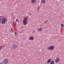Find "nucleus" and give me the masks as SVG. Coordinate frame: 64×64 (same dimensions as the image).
<instances>
[{
	"label": "nucleus",
	"instance_id": "f257e3e1",
	"mask_svg": "<svg viewBox=\"0 0 64 64\" xmlns=\"http://www.w3.org/2000/svg\"><path fill=\"white\" fill-rule=\"evenodd\" d=\"M28 17L26 16L23 19V23L24 25H26L27 24V21L28 20Z\"/></svg>",
	"mask_w": 64,
	"mask_h": 64
},
{
	"label": "nucleus",
	"instance_id": "f03ea898",
	"mask_svg": "<svg viewBox=\"0 0 64 64\" xmlns=\"http://www.w3.org/2000/svg\"><path fill=\"white\" fill-rule=\"evenodd\" d=\"M8 62H9V61L8 59L7 58H5L2 61V64H8Z\"/></svg>",
	"mask_w": 64,
	"mask_h": 64
},
{
	"label": "nucleus",
	"instance_id": "7ed1b4c3",
	"mask_svg": "<svg viewBox=\"0 0 64 64\" xmlns=\"http://www.w3.org/2000/svg\"><path fill=\"white\" fill-rule=\"evenodd\" d=\"M7 21V18H3L2 20V23L3 24H5V22H6Z\"/></svg>",
	"mask_w": 64,
	"mask_h": 64
},
{
	"label": "nucleus",
	"instance_id": "20e7f679",
	"mask_svg": "<svg viewBox=\"0 0 64 64\" xmlns=\"http://www.w3.org/2000/svg\"><path fill=\"white\" fill-rule=\"evenodd\" d=\"M48 50H49L51 49V50H53L54 49V47L53 46H52L49 48V47H48Z\"/></svg>",
	"mask_w": 64,
	"mask_h": 64
},
{
	"label": "nucleus",
	"instance_id": "39448f33",
	"mask_svg": "<svg viewBox=\"0 0 64 64\" xmlns=\"http://www.w3.org/2000/svg\"><path fill=\"white\" fill-rule=\"evenodd\" d=\"M17 46H16V44H14L12 45V48L13 49H14L17 48Z\"/></svg>",
	"mask_w": 64,
	"mask_h": 64
},
{
	"label": "nucleus",
	"instance_id": "423d86ee",
	"mask_svg": "<svg viewBox=\"0 0 64 64\" xmlns=\"http://www.w3.org/2000/svg\"><path fill=\"white\" fill-rule=\"evenodd\" d=\"M38 32L42 31V28H39L38 29Z\"/></svg>",
	"mask_w": 64,
	"mask_h": 64
},
{
	"label": "nucleus",
	"instance_id": "0eeeda50",
	"mask_svg": "<svg viewBox=\"0 0 64 64\" xmlns=\"http://www.w3.org/2000/svg\"><path fill=\"white\" fill-rule=\"evenodd\" d=\"M36 2V0H32V4H34V3H35Z\"/></svg>",
	"mask_w": 64,
	"mask_h": 64
},
{
	"label": "nucleus",
	"instance_id": "6e6552de",
	"mask_svg": "<svg viewBox=\"0 0 64 64\" xmlns=\"http://www.w3.org/2000/svg\"><path fill=\"white\" fill-rule=\"evenodd\" d=\"M51 61V60H50V59H49L48 60H47L48 62H47V64H48V63H50Z\"/></svg>",
	"mask_w": 64,
	"mask_h": 64
},
{
	"label": "nucleus",
	"instance_id": "1a4fd4ad",
	"mask_svg": "<svg viewBox=\"0 0 64 64\" xmlns=\"http://www.w3.org/2000/svg\"><path fill=\"white\" fill-rule=\"evenodd\" d=\"M60 60V59L59 58H56V60H55V62L56 63H57V62H59Z\"/></svg>",
	"mask_w": 64,
	"mask_h": 64
},
{
	"label": "nucleus",
	"instance_id": "9d476101",
	"mask_svg": "<svg viewBox=\"0 0 64 64\" xmlns=\"http://www.w3.org/2000/svg\"><path fill=\"white\" fill-rule=\"evenodd\" d=\"M30 39L31 40H33V36H31L30 37Z\"/></svg>",
	"mask_w": 64,
	"mask_h": 64
},
{
	"label": "nucleus",
	"instance_id": "9b49d317",
	"mask_svg": "<svg viewBox=\"0 0 64 64\" xmlns=\"http://www.w3.org/2000/svg\"><path fill=\"white\" fill-rule=\"evenodd\" d=\"M45 3V0H42V3H43V4H44Z\"/></svg>",
	"mask_w": 64,
	"mask_h": 64
},
{
	"label": "nucleus",
	"instance_id": "f8f14e48",
	"mask_svg": "<svg viewBox=\"0 0 64 64\" xmlns=\"http://www.w3.org/2000/svg\"><path fill=\"white\" fill-rule=\"evenodd\" d=\"M60 26L61 27H64V24H61Z\"/></svg>",
	"mask_w": 64,
	"mask_h": 64
},
{
	"label": "nucleus",
	"instance_id": "ddd939ff",
	"mask_svg": "<svg viewBox=\"0 0 64 64\" xmlns=\"http://www.w3.org/2000/svg\"><path fill=\"white\" fill-rule=\"evenodd\" d=\"M54 62L53 61H52L50 62V64H54Z\"/></svg>",
	"mask_w": 64,
	"mask_h": 64
},
{
	"label": "nucleus",
	"instance_id": "4468645a",
	"mask_svg": "<svg viewBox=\"0 0 64 64\" xmlns=\"http://www.w3.org/2000/svg\"><path fill=\"white\" fill-rule=\"evenodd\" d=\"M11 30L12 33H13V29H12V28H11Z\"/></svg>",
	"mask_w": 64,
	"mask_h": 64
},
{
	"label": "nucleus",
	"instance_id": "2eb2a0df",
	"mask_svg": "<svg viewBox=\"0 0 64 64\" xmlns=\"http://www.w3.org/2000/svg\"><path fill=\"white\" fill-rule=\"evenodd\" d=\"M48 21V20H46L45 22H44V23H47V22Z\"/></svg>",
	"mask_w": 64,
	"mask_h": 64
},
{
	"label": "nucleus",
	"instance_id": "dca6fc26",
	"mask_svg": "<svg viewBox=\"0 0 64 64\" xmlns=\"http://www.w3.org/2000/svg\"><path fill=\"white\" fill-rule=\"evenodd\" d=\"M2 46H0V51H1V48H2Z\"/></svg>",
	"mask_w": 64,
	"mask_h": 64
},
{
	"label": "nucleus",
	"instance_id": "f3484780",
	"mask_svg": "<svg viewBox=\"0 0 64 64\" xmlns=\"http://www.w3.org/2000/svg\"><path fill=\"white\" fill-rule=\"evenodd\" d=\"M38 10H39L40 9V6H39L38 7Z\"/></svg>",
	"mask_w": 64,
	"mask_h": 64
},
{
	"label": "nucleus",
	"instance_id": "a211bd4d",
	"mask_svg": "<svg viewBox=\"0 0 64 64\" xmlns=\"http://www.w3.org/2000/svg\"><path fill=\"white\" fill-rule=\"evenodd\" d=\"M16 22H18V19H16Z\"/></svg>",
	"mask_w": 64,
	"mask_h": 64
},
{
	"label": "nucleus",
	"instance_id": "6ab92c4d",
	"mask_svg": "<svg viewBox=\"0 0 64 64\" xmlns=\"http://www.w3.org/2000/svg\"><path fill=\"white\" fill-rule=\"evenodd\" d=\"M14 25H16V22H15L14 23Z\"/></svg>",
	"mask_w": 64,
	"mask_h": 64
},
{
	"label": "nucleus",
	"instance_id": "aec40b11",
	"mask_svg": "<svg viewBox=\"0 0 64 64\" xmlns=\"http://www.w3.org/2000/svg\"><path fill=\"white\" fill-rule=\"evenodd\" d=\"M3 62H2V63L1 62L0 63V64H3Z\"/></svg>",
	"mask_w": 64,
	"mask_h": 64
},
{
	"label": "nucleus",
	"instance_id": "412c9836",
	"mask_svg": "<svg viewBox=\"0 0 64 64\" xmlns=\"http://www.w3.org/2000/svg\"><path fill=\"white\" fill-rule=\"evenodd\" d=\"M15 34L16 35V32H15Z\"/></svg>",
	"mask_w": 64,
	"mask_h": 64
},
{
	"label": "nucleus",
	"instance_id": "4be33fe9",
	"mask_svg": "<svg viewBox=\"0 0 64 64\" xmlns=\"http://www.w3.org/2000/svg\"><path fill=\"white\" fill-rule=\"evenodd\" d=\"M29 15H31V13H30L29 14Z\"/></svg>",
	"mask_w": 64,
	"mask_h": 64
},
{
	"label": "nucleus",
	"instance_id": "5701e85b",
	"mask_svg": "<svg viewBox=\"0 0 64 64\" xmlns=\"http://www.w3.org/2000/svg\"><path fill=\"white\" fill-rule=\"evenodd\" d=\"M13 18H14H14H15L14 16H13Z\"/></svg>",
	"mask_w": 64,
	"mask_h": 64
},
{
	"label": "nucleus",
	"instance_id": "b1692460",
	"mask_svg": "<svg viewBox=\"0 0 64 64\" xmlns=\"http://www.w3.org/2000/svg\"><path fill=\"white\" fill-rule=\"evenodd\" d=\"M1 21V19H0V21Z\"/></svg>",
	"mask_w": 64,
	"mask_h": 64
},
{
	"label": "nucleus",
	"instance_id": "393cba45",
	"mask_svg": "<svg viewBox=\"0 0 64 64\" xmlns=\"http://www.w3.org/2000/svg\"><path fill=\"white\" fill-rule=\"evenodd\" d=\"M11 15H13V14H12H12H11Z\"/></svg>",
	"mask_w": 64,
	"mask_h": 64
}]
</instances>
